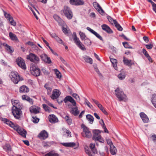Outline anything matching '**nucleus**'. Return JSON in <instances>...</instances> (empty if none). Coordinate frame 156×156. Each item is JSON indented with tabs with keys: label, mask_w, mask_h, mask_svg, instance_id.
<instances>
[{
	"label": "nucleus",
	"mask_w": 156,
	"mask_h": 156,
	"mask_svg": "<svg viewBox=\"0 0 156 156\" xmlns=\"http://www.w3.org/2000/svg\"><path fill=\"white\" fill-rule=\"evenodd\" d=\"M45 156H59V155L54 151H51L46 154Z\"/></svg>",
	"instance_id": "nucleus-33"
},
{
	"label": "nucleus",
	"mask_w": 156,
	"mask_h": 156,
	"mask_svg": "<svg viewBox=\"0 0 156 156\" xmlns=\"http://www.w3.org/2000/svg\"><path fill=\"white\" fill-rule=\"evenodd\" d=\"M110 147V152L111 154L112 155H115L116 153V148L114 146L112 145Z\"/></svg>",
	"instance_id": "nucleus-31"
},
{
	"label": "nucleus",
	"mask_w": 156,
	"mask_h": 156,
	"mask_svg": "<svg viewBox=\"0 0 156 156\" xmlns=\"http://www.w3.org/2000/svg\"><path fill=\"white\" fill-rule=\"evenodd\" d=\"M70 113L75 116H77L80 113V111L78 110L77 106L76 105L73 106L70 111Z\"/></svg>",
	"instance_id": "nucleus-16"
},
{
	"label": "nucleus",
	"mask_w": 156,
	"mask_h": 156,
	"mask_svg": "<svg viewBox=\"0 0 156 156\" xmlns=\"http://www.w3.org/2000/svg\"><path fill=\"white\" fill-rule=\"evenodd\" d=\"M86 118L88 121H89L90 123L91 124L93 123L94 118L92 115L90 114L87 115H86Z\"/></svg>",
	"instance_id": "nucleus-32"
},
{
	"label": "nucleus",
	"mask_w": 156,
	"mask_h": 156,
	"mask_svg": "<svg viewBox=\"0 0 156 156\" xmlns=\"http://www.w3.org/2000/svg\"><path fill=\"white\" fill-rule=\"evenodd\" d=\"M29 88L25 85L21 86L19 89V92L20 93H27L29 92Z\"/></svg>",
	"instance_id": "nucleus-24"
},
{
	"label": "nucleus",
	"mask_w": 156,
	"mask_h": 156,
	"mask_svg": "<svg viewBox=\"0 0 156 156\" xmlns=\"http://www.w3.org/2000/svg\"><path fill=\"white\" fill-rule=\"evenodd\" d=\"M64 101L65 103H66L67 101L70 102L73 106H75L76 105V102L75 100L71 96H68L66 97L64 99Z\"/></svg>",
	"instance_id": "nucleus-15"
},
{
	"label": "nucleus",
	"mask_w": 156,
	"mask_h": 156,
	"mask_svg": "<svg viewBox=\"0 0 156 156\" xmlns=\"http://www.w3.org/2000/svg\"><path fill=\"white\" fill-rule=\"evenodd\" d=\"M115 25L118 30L120 31H122V30L123 28L118 23H117Z\"/></svg>",
	"instance_id": "nucleus-46"
},
{
	"label": "nucleus",
	"mask_w": 156,
	"mask_h": 156,
	"mask_svg": "<svg viewBox=\"0 0 156 156\" xmlns=\"http://www.w3.org/2000/svg\"><path fill=\"white\" fill-rule=\"evenodd\" d=\"M140 115L144 123H147L149 122V118L144 112H140Z\"/></svg>",
	"instance_id": "nucleus-23"
},
{
	"label": "nucleus",
	"mask_w": 156,
	"mask_h": 156,
	"mask_svg": "<svg viewBox=\"0 0 156 156\" xmlns=\"http://www.w3.org/2000/svg\"><path fill=\"white\" fill-rule=\"evenodd\" d=\"M4 16L5 18L8 19L11 17L10 15L5 12H4Z\"/></svg>",
	"instance_id": "nucleus-64"
},
{
	"label": "nucleus",
	"mask_w": 156,
	"mask_h": 156,
	"mask_svg": "<svg viewBox=\"0 0 156 156\" xmlns=\"http://www.w3.org/2000/svg\"><path fill=\"white\" fill-rule=\"evenodd\" d=\"M54 71L57 78L59 79L61 78V74L60 72L57 69H55Z\"/></svg>",
	"instance_id": "nucleus-42"
},
{
	"label": "nucleus",
	"mask_w": 156,
	"mask_h": 156,
	"mask_svg": "<svg viewBox=\"0 0 156 156\" xmlns=\"http://www.w3.org/2000/svg\"><path fill=\"white\" fill-rule=\"evenodd\" d=\"M109 58L111 62H112L113 65V66L115 68L117 67V60L115 59L112 58L111 57V56L109 57Z\"/></svg>",
	"instance_id": "nucleus-30"
},
{
	"label": "nucleus",
	"mask_w": 156,
	"mask_h": 156,
	"mask_svg": "<svg viewBox=\"0 0 156 156\" xmlns=\"http://www.w3.org/2000/svg\"><path fill=\"white\" fill-rule=\"evenodd\" d=\"M93 139L95 141H99L100 142L103 143L104 140L101 139V137L100 135V132L98 130H95L93 131Z\"/></svg>",
	"instance_id": "nucleus-6"
},
{
	"label": "nucleus",
	"mask_w": 156,
	"mask_h": 156,
	"mask_svg": "<svg viewBox=\"0 0 156 156\" xmlns=\"http://www.w3.org/2000/svg\"><path fill=\"white\" fill-rule=\"evenodd\" d=\"M32 121L34 123H37L39 120V119L36 117V116L32 117Z\"/></svg>",
	"instance_id": "nucleus-47"
},
{
	"label": "nucleus",
	"mask_w": 156,
	"mask_h": 156,
	"mask_svg": "<svg viewBox=\"0 0 156 156\" xmlns=\"http://www.w3.org/2000/svg\"><path fill=\"white\" fill-rule=\"evenodd\" d=\"M123 62L125 65L129 66H131L132 65H134L133 62L131 60H129L124 56L123 57Z\"/></svg>",
	"instance_id": "nucleus-18"
},
{
	"label": "nucleus",
	"mask_w": 156,
	"mask_h": 156,
	"mask_svg": "<svg viewBox=\"0 0 156 156\" xmlns=\"http://www.w3.org/2000/svg\"><path fill=\"white\" fill-rule=\"evenodd\" d=\"M83 40H84V43L85 44L87 45H89L91 44V42L89 39H85Z\"/></svg>",
	"instance_id": "nucleus-50"
},
{
	"label": "nucleus",
	"mask_w": 156,
	"mask_h": 156,
	"mask_svg": "<svg viewBox=\"0 0 156 156\" xmlns=\"http://www.w3.org/2000/svg\"><path fill=\"white\" fill-rule=\"evenodd\" d=\"M85 150L86 153L88 154L89 156H92L91 151L89 149L88 147L85 148Z\"/></svg>",
	"instance_id": "nucleus-48"
},
{
	"label": "nucleus",
	"mask_w": 156,
	"mask_h": 156,
	"mask_svg": "<svg viewBox=\"0 0 156 156\" xmlns=\"http://www.w3.org/2000/svg\"><path fill=\"white\" fill-rule=\"evenodd\" d=\"M22 98L23 100H26L30 103L31 104H33V99L30 98L28 96L23 95L22 96Z\"/></svg>",
	"instance_id": "nucleus-26"
},
{
	"label": "nucleus",
	"mask_w": 156,
	"mask_h": 156,
	"mask_svg": "<svg viewBox=\"0 0 156 156\" xmlns=\"http://www.w3.org/2000/svg\"><path fill=\"white\" fill-rule=\"evenodd\" d=\"M151 102L153 104L156 102V95L154 94L152 95Z\"/></svg>",
	"instance_id": "nucleus-52"
},
{
	"label": "nucleus",
	"mask_w": 156,
	"mask_h": 156,
	"mask_svg": "<svg viewBox=\"0 0 156 156\" xmlns=\"http://www.w3.org/2000/svg\"><path fill=\"white\" fill-rule=\"evenodd\" d=\"M62 144L64 146L68 147H73L76 145L73 142L64 143H62Z\"/></svg>",
	"instance_id": "nucleus-29"
},
{
	"label": "nucleus",
	"mask_w": 156,
	"mask_h": 156,
	"mask_svg": "<svg viewBox=\"0 0 156 156\" xmlns=\"http://www.w3.org/2000/svg\"><path fill=\"white\" fill-rule=\"evenodd\" d=\"M92 100L97 106H98L99 105L101 104L99 103L98 101L92 98Z\"/></svg>",
	"instance_id": "nucleus-62"
},
{
	"label": "nucleus",
	"mask_w": 156,
	"mask_h": 156,
	"mask_svg": "<svg viewBox=\"0 0 156 156\" xmlns=\"http://www.w3.org/2000/svg\"><path fill=\"white\" fill-rule=\"evenodd\" d=\"M115 91L116 97L119 101H122L126 98V95L124 93L122 90L119 87L115 90Z\"/></svg>",
	"instance_id": "nucleus-4"
},
{
	"label": "nucleus",
	"mask_w": 156,
	"mask_h": 156,
	"mask_svg": "<svg viewBox=\"0 0 156 156\" xmlns=\"http://www.w3.org/2000/svg\"><path fill=\"white\" fill-rule=\"evenodd\" d=\"M45 62L48 64H50L51 63V60L50 59V58L47 57V58H46V60L45 61Z\"/></svg>",
	"instance_id": "nucleus-57"
},
{
	"label": "nucleus",
	"mask_w": 156,
	"mask_h": 156,
	"mask_svg": "<svg viewBox=\"0 0 156 156\" xmlns=\"http://www.w3.org/2000/svg\"><path fill=\"white\" fill-rule=\"evenodd\" d=\"M73 39L76 45H77L78 47L81 50H85V48L84 47V45L82 44V43L79 40V38L77 37L75 32H74L73 33Z\"/></svg>",
	"instance_id": "nucleus-7"
},
{
	"label": "nucleus",
	"mask_w": 156,
	"mask_h": 156,
	"mask_svg": "<svg viewBox=\"0 0 156 156\" xmlns=\"http://www.w3.org/2000/svg\"><path fill=\"white\" fill-rule=\"evenodd\" d=\"M40 57L41 59L45 62V61L46 60V58L48 56L45 54H42L40 56Z\"/></svg>",
	"instance_id": "nucleus-49"
},
{
	"label": "nucleus",
	"mask_w": 156,
	"mask_h": 156,
	"mask_svg": "<svg viewBox=\"0 0 156 156\" xmlns=\"http://www.w3.org/2000/svg\"><path fill=\"white\" fill-rule=\"evenodd\" d=\"M122 44L124 47L126 48H129L130 47L129 46L128 43L126 42L122 43Z\"/></svg>",
	"instance_id": "nucleus-61"
},
{
	"label": "nucleus",
	"mask_w": 156,
	"mask_h": 156,
	"mask_svg": "<svg viewBox=\"0 0 156 156\" xmlns=\"http://www.w3.org/2000/svg\"><path fill=\"white\" fill-rule=\"evenodd\" d=\"M37 136L40 139L45 140L48 137V134L46 131L44 130L41 132Z\"/></svg>",
	"instance_id": "nucleus-14"
},
{
	"label": "nucleus",
	"mask_w": 156,
	"mask_h": 156,
	"mask_svg": "<svg viewBox=\"0 0 156 156\" xmlns=\"http://www.w3.org/2000/svg\"><path fill=\"white\" fill-rule=\"evenodd\" d=\"M60 91L57 89H54L52 94L51 96V98L53 100L57 99L60 95Z\"/></svg>",
	"instance_id": "nucleus-17"
},
{
	"label": "nucleus",
	"mask_w": 156,
	"mask_h": 156,
	"mask_svg": "<svg viewBox=\"0 0 156 156\" xmlns=\"http://www.w3.org/2000/svg\"><path fill=\"white\" fill-rule=\"evenodd\" d=\"M13 129L16 130L17 133L22 137L26 138L27 132L23 128L16 124Z\"/></svg>",
	"instance_id": "nucleus-9"
},
{
	"label": "nucleus",
	"mask_w": 156,
	"mask_h": 156,
	"mask_svg": "<svg viewBox=\"0 0 156 156\" xmlns=\"http://www.w3.org/2000/svg\"><path fill=\"white\" fill-rule=\"evenodd\" d=\"M79 34L80 36V37L82 40H83L86 37L84 33L81 31L79 32Z\"/></svg>",
	"instance_id": "nucleus-45"
},
{
	"label": "nucleus",
	"mask_w": 156,
	"mask_h": 156,
	"mask_svg": "<svg viewBox=\"0 0 156 156\" xmlns=\"http://www.w3.org/2000/svg\"><path fill=\"white\" fill-rule=\"evenodd\" d=\"M41 71L45 75H47L49 74V72L45 69H41Z\"/></svg>",
	"instance_id": "nucleus-55"
},
{
	"label": "nucleus",
	"mask_w": 156,
	"mask_h": 156,
	"mask_svg": "<svg viewBox=\"0 0 156 156\" xmlns=\"http://www.w3.org/2000/svg\"><path fill=\"white\" fill-rule=\"evenodd\" d=\"M93 5L95 9L101 14L103 15L105 12L98 3L96 2H94Z\"/></svg>",
	"instance_id": "nucleus-13"
},
{
	"label": "nucleus",
	"mask_w": 156,
	"mask_h": 156,
	"mask_svg": "<svg viewBox=\"0 0 156 156\" xmlns=\"http://www.w3.org/2000/svg\"><path fill=\"white\" fill-rule=\"evenodd\" d=\"M76 0H70L69 2L72 5H76Z\"/></svg>",
	"instance_id": "nucleus-63"
},
{
	"label": "nucleus",
	"mask_w": 156,
	"mask_h": 156,
	"mask_svg": "<svg viewBox=\"0 0 156 156\" xmlns=\"http://www.w3.org/2000/svg\"><path fill=\"white\" fill-rule=\"evenodd\" d=\"M98 107L106 115H108V113L105 109L104 108L101 104L99 105Z\"/></svg>",
	"instance_id": "nucleus-36"
},
{
	"label": "nucleus",
	"mask_w": 156,
	"mask_h": 156,
	"mask_svg": "<svg viewBox=\"0 0 156 156\" xmlns=\"http://www.w3.org/2000/svg\"><path fill=\"white\" fill-rule=\"evenodd\" d=\"M145 46L147 49H150L153 48V45L152 44H146Z\"/></svg>",
	"instance_id": "nucleus-59"
},
{
	"label": "nucleus",
	"mask_w": 156,
	"mask_h": 156,
	"mask_svg": "<svg viewBox=\"0 0 156 156\" xmlns=\"http://www.w3.org/2000/svg\"><path fill=\"white\" fill-rule=\"evenodd\" d=\"M126 75L124 73H121L118 76L120 80L124 79Z\"/></svg>",
	"instance_id": "nucleus-39"
},
{
	"label": "nucleus",
	"mask_w": 156,
	"mask_h": 156,
	"mask_svg": "<svg viewBox=\"0 0 156 156\" xmlns=\"http://www.w3.org/2000/svg\"><path fill=\"white\" fill-rule=\"evenodd\" d=\"M3 45L4 46L6 47V49L9 51L10 52H12V51L11 48L10 46L8 45L6 43H4Z\"/></svg>",
	"instance_id": "nucleus-44"
},
{
	"label": "nucleus",
	"mask_w": 156,
	"mask_h": 156,
	"mask_svg": "<svg viewBox=\"0 0 156 156\" xmlns=\"http://www.w3.org/2000/svg\"><path fill=\"white\" fill-rule=\"evenodd\" d=\"M90 147L91 149V151L94 154L97 153V150L95 148V144L92 143H91L90 145Z\"/></svg>",
	"instance_id": "nucleus-34"
},
{
	"label": "nucleus",
	"mask_w": 156,
	"mask_h": 156,
	"mask_svg": "<svg viewBox=\"0 0 156 156\" xmlns=\"http://www.w3.org/2000/svg\"><path fill=\"white\" fill-rule=\"evenodd\" d=\"M72 96L76 99L80 101V100L79 96L76 93H73L72 94Z\"/></svg>",
	"instance_id": "nucleus-54"
},
{
	"label": "nucleus",
	"mask_w": 156,
	"mask_h": 156,
	"mask_svg": "<svg viewBox=\"0 0 156 156\" xmlns=\"http://www.w3.org/2000/svg\"><path fill=\"white\" fill-rule=\"evenodd\" d=\"M106 141L108 144L110 145V147L112 145H113L110 139H106Z\"/></svg>",
	"instance_id": "nucleus-60"
},
{
	"label": "nucleus",
	"mask_w": 156,
	"mask_h": 156,
	"mask_svg": "<svg viewBox=\"0 0 156 156\" xmlns=\"http://www.w3.org/2000/svg\"><path fill=\"white\" fill-rule=\"evenodd\" d=\"M61 11L68 19L70 20L72 19L73 16V12L69 7L67 6H64Z\"/></svg>",
	"instance_id": "nucleus-3"
},
{
	"label": "nucleus",
	"mask_w": 156,
	"mask_h": 156,
	"mask_svg": "<svg viewBox=\"0 0 156 156\" xmlns=\"http://www.w3.org/2000/svg\"><path fill=\"white\" fill-rule=\"evenodd\" d=\"M27 58L30 61L36 64H37L39 62L40 59L38 57L33 53H30L27 56Z\"/></svg>",
	"instance_id": "nucleus-5"
},
{
	"label": "nucleus",
	"mask_w": 156,
	"mask_h": 156,
	"mask_svg": "<svg viewBox=\"0 0 156 156\" xmlns=\"http://www.w3.org/2000/svg\"><path fill=\"white\" fill-rule=\"evenodd\" d=\"M81 127L83 129V132L81 133L82 136L84 137L90 138L92 134L89 129L83 124L81 125Z\"/></svg>",
	"instance_id": "nucleus-1"
},
{
	"label": "nucleus",
	"mask_w": 156,
	"mask_h": 156,
	"mask_svg": "<svg viewBox=\"0 0 156 156\" xmlns=\"http://www.w3.org/2000/svg\"><path fill=\"white\" fill-rule=\"evenodd\" d=\"M67 121L68 124L69 125H70L72 123V119L70 118L68 116L66 115L64 118Z\"/></svg>",
	"instance_id": "nucleus-40"
},
{
	"label": "nucleus",
	"mask_w": 156,
	"mask_h": 156,
	"mask_svg": "<svg viewBox=\"0 0 156 156\" xmlns=\"http://www.w3.org/2000/svg\"><path fill=\"white\" fill-rule=\"evenodd\" d=\"M2 121L4 122L5 123L13 128L16 124H14V123L11 121L6 118H2Z\"/></svg>",
	"instance_id": "nucleus-21"
},
{
	"label": "nucleus",
	"mask_w": 156,
	"mask_h": 156,
	"mask_svg": "<svg viewBox=\"0 0 156 156\" xmlns=\"http://www.w3.org/2000/svg\"><path fill=\"white\" fill-rule=\"evenodd\" d=\"M10 22V23L12 25L15 26L16 25V23L14 21L13 18L11 16L10 18L8 19Z\"/></svg>",
	"instance_id": "nucleus-41"
},
{
	"label": "nucleus",
	"mask_w": 156,
	"mask_h": 156,
	"mask_svg": "<svg viewBox=\"0 0 156 156\" xmlns=\"http://www.w3.org/2000/svg\"><path fill=\"white\" fill-rule=\"evenodd\" d=\"M54 19L58 23L60 26H62L64 24V21L58 15L54 14L53 16Z\"/></svg>",
	"instance_id": "nucleus-20"
},
{
	"label": "nucleus",
	"mask_w": 156,
	"mask_h": 156,
	"mask_svg": "<svg viewBox=\"0 0 156 156\" xmlns=\"http://www.w3.org/2000/svg\"><path fill=\"white\" fill-rule=\"evenodd\" d=\"M16 62L18 65L22 69H25L26 66L24 60L21 57H19L16 59Z\"/></svg>",
	"instance_id": "nucleus-11"
},
{
	"label": "nucleus",
	"mask_w": 156,
	"mask_h": 156,
	"mask_svg": "<svg viewBox=\"0 0 156 156\" xmlns=\"http://www.w3.org/2000/svg\"><path fill=\"white\" fill-rule=\"evenodd\" d=\"M50 35L52 37L55 39L60 44H64V43L62 40L56 34L54 33H50Z\"/></svg>",
	"instance_id": "nucleus-22"
},
{
	"label": "nucleus",
	"mask_w": 156,
	"mask_h": 156,
	"mask_svg": "<svg viewBox=\"0 0 156 156\" xmlns=\"http://www.w3.org/2000/svg\"><path fill=\"white\" fill-rule=\"evenodd\" d=\"M11 102L13 107L12 108H22L23 105L18 100H14L12 99L11 100Z\"/></svg>",
	"instance_id": "nucleus-12"
},
{
	"label": "nucleus",
	"mask_w": 156,
	"mask_h": 156,
	"mask_svg": "<svg viewBox=\"0 0 156 156\" xmlns=\"http://www.w3.org/2000/svg\"><path fill=\"white\" fill-rule=\"evenodd\" d=\"M45 88L47 90L48 94H49L52 90V88L49 87L48 84L46 83L44 85Z\"/></svg>",
	"instance_id": "nucleus-38"
},
{
	"label": "nucleus",
	"mask_w": 156,
	"mask_h": 156,
	"mask_svg": "<svg viewBox=\"0 0 156 156\" xmlns=\"http://www.w3.org/2000/svg\"><path fill=\"white\" fill-rule=\"evenodd\" d=\"M84 4L82 0H76V5H83Z\"/></svg>",
	"instance_id": "nucleus-51"
},
{
	"label": "nucleus",
	"mask_w": 156,
	"mask_h": 156,
	"mask_svg": "<svg viewBox=\"0 0 156 156\" xmlns=\"http://www.w3.org/2000/svg\"><path fill=\"white\" fill-rule=\"evenodd\" d=\"M30 71L31 74L34 76H38L40 75V69L35 66L30 67Z\"/></svg>",
	"instance_id": "nucleus-8"
},
{
	"label": "nucleus",
	"mask_w": 156,
	"mask_h": 156,
	"mask_svg": "<svg viewBox=\"0 0 156 156\" xmlns=\"http://www.w3.org/2000/svg\"><path fill=\"white\" fill-rule=\"evenodd\" d=\"M102 29L109 34L113 33V31L106 24H103L101 25Z\"/></svg>",
	"instance_id": "nucleus-25"
},
{
	"label": "nucleus",
	"mask_w": 156,
	"mask_h": 156,
	"mask_svg": "<svg viewBox=\"0 0 156 156\" xmlns=\"http://www.w3.org/2000/svg\"><path fill=\"white\" fill-rule=\"evenodd\" d=\"M84 102L85 104H86L90 108H91L93 107L92 105L88 101L87 99H85Z\"/></svg>",
	"instance_id": "nucleus-43"
},
{
	"label": "nucleus",
	"mask_w": 156,
	"mask_h": 156,
	"mask_svg": "<svg viewBox=\"0 0 156 156\" xmlns=\"http://www.w3.org/2000/svg\"><path fill=\"white\" fill-rule=\"evenodd\" d=\"M84 59L86 62L89 63L90 64H92L93 63V61L92 59L87 56H86L83 57Z\"/></svg>",
	"instance_id": "nucleus-35"
},
{
	"label": "nucleus",
	"mask_w": 156,
	"mask_h": 156,
	"mask_svg": "<svg viewBox=\"0 0 156 156\" xmlns=\"http://www.w3.org/2000/svg\"><path fill=\"white\" fill-rule=\"evenodd\" d=\"M53 144L52 142H44L43 143V146L44 147H50Z\"/></svg>",
	"instance_id": "nucleus-37"
},
{
	"label": "nucleus",
	"mask_w": 156,
	"mask_h": 156,
	"mask_svg": "<svg viewBox=\"0 0 156 156\" xmlns=\"http://www.w3.org/2000/svg\"><path fill=\"white\" fill-rule=\"evenodd\" d=\"M9 37L10 39L12 41H18V39L16 35L12 32L9 33Z\"/></svg>",
	"instance_id": "nucleus-28"
},
{
	"label": "nucleus",
	"mask_w": 156,
	"mask_h": 156,
	"mask_svg": "<svg viewBox=\"0 0 156 156\" xmlns=\"http://www.w3.org/2000/svg\"><path fill=\"white\" fill-rule=\"evenodd\" d=\"M42 105L43 108L46 111L49 112V109L50 108L49 107L45 104H43Z\"/></svg>",
	"instance_id": "nucleus-53"
},
{
	"label": "nucleus",
	"mask_w": 156,
	"mask_h": 156,
	"mask_svg": "<svg viewBox=\"0 0 156 156\" xmlns=\"http://www.w3.org/2000/svg\"><path fill=\"white\" fill-rule=\"evenodd\" d=\"M49 121L51 123H55L58 121V120L56 116L53 114L49 115L48 116Z\"/></svg>",
	"instance_id": "nucleus-19"
},
{
	"label": "nucleus",
	"mask_w": 156,
	"mask_h": 156,
	"mask_svg": "<svg viewBox=\"0 0 156 156\" xmlns=\"http://www.w3.org/2000/svg\"><path fill=\"white\" fill-rule=\"evenodd\" d=\"M87 30H89V31H90L91 33L94 34V35L96 33V32L94 31L93 30L91 29L90 27H87Z\"/></svg>",
	"instance_id": "nucleus-56"
},
{
	"label": "nucleus",
	"mask_w": 156,
	"mask_h": 156,
	"mask_svg": "<svg viewBox=\"0 0 156 156\" xmlns=\"http://www.w3.org/2000/svg\"><path fill=\"white\" fill-rule=\"evenodd\" d=\"M39 108H38V107L33 106L30 108V111L31 113L36 114L39 113Z\"/></svg>",
	"instance_id": "nucleus-27"
},
{
	"label": "nucleus",
	"mask_w": 156,
	"mask_h": 156,
	"mask_svg": "<svg viewBox=\"0 0 156 156\" xmlns=\"http://www.w3.org/2000/svg\"><path fill=\"white\" fill-rule=\"evenodd\" d=\"M22 108H12V113L14 117L16 119H19L20 118V115L21 114L22 111L21 109Z\"/></svg>",
	"instance_id": "nucleus-10"
},
{
	"label": "nucleus",
	"mask_w": 156,
	"mask_h": 156,
	"mask_svg": "<svg viewBox=\"0 0 156 156\" xmlns=\"http://www.w3.org/2000/svg\"><path fill=\"white\" fill-rule=\"evenodd\" d=\"M12 81L15 84H17L21 80L19 75L16 72H12L9 75Z\"/></svg>",
	"instance_id": "nucleus-2"
},
{
	"label": "nucleus",
	"mask_w": 156,
	"mask_h": 156,
	"mask_svg": "<svg viewBox=\"0 0 156 156\" xmlns=\"http://www.w3.org/2000/svg\"><path fill=\"white\" fill-rule=\"evenodd\" d=\"M142 52L146 57H147V56H149V55L147 53V52L146 51L145 49H143Z\"/></svg>",
	"instance_id": "nucleus-58"
}]
</instances>
